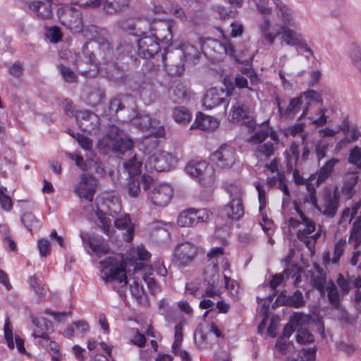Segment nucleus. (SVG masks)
Instances as JSON below:
<instances>
[{"label":"nucleus","instance_id":"nucleus-1","mask_svg":"<svg viewBox=\"0 0 361 361\" xmlns=\"http://www.w3.org/2000/svg\"><path fill=\"white\" fill-rule=\"evenodd\" d=\"M104 276L102 279L106 282L116 281L126 286L128 278L126 273V265L121 260L109 257L99 262Z\"/></svg>","mask_w":361,"mask_h":361},{"label":"nucleus","instance_id":"nucleus-2","mask_svg":"<svg viewBox=\"0 0 361 361\" xmlns=\"http://www.w3.org/2000/svg\"><path fill=\"white\" fill-rule=\"evenodd\" d=\"M185 171L191 176L198 178L204 187H211L215 181L214 168L204 161L192 160L185 166Z\"/></svg>","mask_w":361,"mask_h":361},{"label":"nucleus","instance_id":"nucleus-3","mask_svg":"<svg viewBox=\"0 0 361 361\" xmlns=\"http://www.w3.org/2000/svg\"><path fill=\"white\" fill-rule=\"evenodd\" d=\"M226 190L230 195L231 201L224 210L228 218L235 221L239 220L245 213L240 188L235 184H231L226 186Z\"/></svg>","mask_w":361,"mask_h":361},{"label":"nucleus","instance_id":"nucleus-4","mask_svg":"<svg viewBox=\"0 0 361 361\" xmlns=\"http://www.w3.org/2000/svg\"><path fill=\"white\" fill-rule=\"evenodd\" d=\"M212 216V213L207 209L189 208L180 213L177 224L182 227H192L198 223L209 221Z\"/></svg>","mask_w":361,"mask_h":361},{"label":"nucleus","instance_id":"nucleus-5","mask_svg":"<svg viewBox=\"0 0 361 361\" xmlns=\"http://www.w3.org/2000/svg\"><path fill=\"white\" fill-rule=\"evenodd\" d=\"M59 19L62 25L73 32L83 30L82 13L73 7L60 8L57 12Z\"/></svg>","mask_w":361,"mask_h":361},{"label":"nucleus","instance_id":"nucleus-6","mask_svg":"<svg viewBox=\"0 0 361 361\" xmlns=\"http://www.w3.org/2000/svg\"><path fill=\"white\" fill-rule=\"evenodd\" d=\"M210 160L222 169H229L235 164V150L233 147L223 144L210 155Z\"/></svg>","mask_w":361,"mask_h":361},{"label":"nucleus","instance_id":"nucleus-7","mask_svg":"<svg viewBox=\"0 0 361 361\" xmlns=\"http://www.w3.org/2000/svg\"><path fill=\"white\" fill-rule=\"evenodd\" d=\"M198 40L203 54L208 58L212 59H218L224 52H228L224 43L216 39L200 37Z\"/></svg>","mask_w":361,"mask_h":361},{"label":"nucleus","instance_id":"nucleus-8","mask_svg":"<svg viewBox=\"0 0 361 361\" xmlns=\"http://www.w3.org/2000/svg\"><path fill=\"white\" fill-rule=\"evenodd\" d=\"M138 54L148 59L157 54L159 49V39L154 35H145L137 40Z\"/></svg>","mask_w":361,"mask_h":361},{"label":"nucleus","instance_id":"nucleus-9","mask_svg":"<svg viewBox=\"0 0 361 361\" xmlns=\"http://www.w3.org/2000/svg\"><path fill=\"white\" fill-rule=\"evenodd\" d=\"M197 255L196 246L185 242L176 245L174 250L176 262L180 266H186L191 263Z\"/></svg>","mask_w":361,"mask_h":361},{"label":"nucleus","instance_id":"nucleus-10","mask_svg":"<svg viewBox=\"0 0 361 361\" xmlns=\"http://www.w3.org/2000/svg\"><path fill=\"white\" fill-rule=\"evenodd\" d=\"M97 185V180L92 176L82 174L80 180L74 188V192L80 197L84 198L89 202L93 200Z\"/></svg>","mask_w":361,"mask_h":361},{"label":"nucleus","instance_id":"nucleus-11","mask_svg":"<svg viewBox=\"0 0 361 361\" xmlns=\"http://www.w3.org/2000/svg\"><path fill=\"white\" fill-rule=\"evenodd\" d=\"M173 197V189L168 184L157 185L151 191L149 198L155 205L164 207L166 205Z\"/></svg>","mask_w":361,"mask_h":361},{"label":"nucleus","instance_id":"nucleus-12","mask_svg":"<svg viewBox=\"0 0 361 361\" xmlns=\"http://www.w3.org/2000/svg\"><path fill=\"white\" fill-rule=\"evenodd\" d=\"M173 161V158L171 154L161 152L150 156L146 165H149L151 169H154L157 171H163L169 169Z\"/></svg>","mask_w":361,"mask_h":361},{"label":"nucleus","instance_id":"nucleus-13","mask_svg":"<svg viewBox=\"0 0 361 361\" xmlns=\"http://www.w3.org/2000/svg\"><path fill=\"white\" fill-rule=\"evenodd\" d=\"M228 121L233 123L243 121L249 128H252L254 123L248 116V111L244 104L238 102L235 104L228 115Z\"/></svg>","mask_w":361,"mask_h":361},{"label":"nucleus","instance_id":"nucleus-14","mask_svg":"<svg viewBox=\"0 0 361 361\" xmlns=\"http://www.w3.org/2000/svg\"><path fill=\"white\" fill-rule=\"evenodd\" d=\"M276 301L283 305L300 308L305 305L306 301L304 299L302 293L297 290L292 295H286L284 292H281L277 297Z\"/></svg>","mask_w":361,"mask_h":361},{"label":"nucleus","instance_id":"nucleus-15","mask_svg":"<svg viewBox=\"0 0 361 361\" xmlns=\"http://www.w3.org/2000/svg\"><path fill=\"white\" fill-rule=\"evenodd\" d=\"M84 243H87L91 250L98 256L109 252V247L104 243V239L99 235H82Z\"/></svg>","mask_w":361,"mask_h":361},{"label":"nucleus","instance_id":"nucleus-16","mask_svg":"<svg viewBox=\"0 0 361 361\" xmlns=\"http://www.w3.org/2000/svg\"><path fill=\"white\" fill-rule=\"evenodd\" d=\"M152 179L147 176L130 177L127 185L128 195L133 197H137L141 192L140 185L142 184L143 188L146 190L148 184Z\"/></svg>","mask_w":361,"mask_h":361},{"label":"nucleus","instance_id":"nucleus-17","mask_svg":"<svg viewBox=\"0 0 361 361\" xmlns=\"http://www.w3.org/2000/svg\"><path fill=\"white\" fill-rule=\"evenodd\" d=\"M52 0H39L32 1L30 8L35 11L37 16L42 20H48L52 17Z\"/></svg>","mask_w":361,"mask_h":361},{"label":"nucleus","instance_id":"nucleus-18","mask_svg":"<svg viewBox=\"0 0 361 361\" xmlns=\"http://www.w3.org/2000/svg\"><path fill=\"white\" fill-rule=\"evenodd\" d=\"M219 126V121L213 116H206L199 112L197 114L195 121L190 128H197L203 130H212Z\"/></svg>","mask_w":361,"mask_h":361},{"label":"nucleus","instance_id":"nucleus-19","mask_svg":"<svg viewBox=\"0 0 361 361\" xmlns=\"http://www.w3.org/2000/svg\"><path fill=\"white\" fill-rule=\"evenodd\" d=\"M339 196L336 192L327 191L324 194V209L323 214L329 217H334L338 207Z\"/></svg>","mask_w":361,"mask_h":361},{"label":"nucleus","instance_id":"nucleus-20","mask_svg":"<svg viewBox=\"0 0 361 361\" xmlns=\"http://www.w3.org/2000/svg\"><path fill=\"white\" fill-rule=\"evenodd\" d=\"M131 0H106L104 12L108 15L119 14L126 10Z\"/></svg>","mask_w":361,"mask_h":361},{"label":"nucleus","instance_id":"nucleus-21","mask_svg":"<svg viewBox=\"0 0 361 361\" xmlns=\"http://www.w3.org/2000/svg\"><path fill=\"white\" fill-rule=\"evenodd\" d=\"M169 95L174 103H182L186 99V87L180 81H175L169 90Z\"/></svg>","mask_w":361,"mask_h":361},{"label":"nucleus","instance_id":"nucleus-22","mask_svg":"<svg viewBox=\"0 0 361 361\" xmlns=\"http://www.w3.org/2000/svg\"><path fill=\"white\" fill-rule=\"evenodd\" d=\"M133 147V140L126 135L114 141L108 148L115 154H123L126 152L130 150Z\"/></svg>","mask_w":361,"mask_h":361},{"label":"nucleus","instance_id":"nucleus-23","mask_svg":"<svg viewBox=\"0 0 361 361\" xmlns=\"http://www.w3.org/2000/svg\"><path fill=\"white\" fill-rule=\"evenodd\" d=\"M114 226L118 229L126 230L124 233L125 241L130 242L133 238L134 226L130 221L129 216H124L121 218H118L114 221Z\"/></svg>","mask_w":361,"mask_h":361},{"label":"nucleus","instance_id":"nucleus-24","mask_svg":"<svg viewBox=\"0 0 361 361\" xmlns=\"http://www.w3.org/2000/svg\"><path fill=\"white\" fill-rule=\"evenodd\" d=\"M223 92L220 94L216 88L209 90L204 98L203 104L207 109H212L219 104L225 102V99L221 96Z\"/></svg>","mask_w":361,"mask_h":361},{"label":"nucleus","instance_id":"nucleus-25","mask_svg":"<svg viewBox=\"0 0 361 361\" xmlns=\"http://www.w3.org/2000/svg\"><path fill=\"white\" fill-rule=\"evenodd\" d=\"M105 98V92L99 86L95 85L90 87L87 92V103L96 106L101 104Z\"/></svg>","mask_w":361,"mask_h":361},{"label":"nucleus","instance_id":"nucleus-26","mask_svg":"<svg viewBox=\"0 0 361 361\" xmlns=\"http://www.w3.org/2000/svg\"><path fill=\"white\" fill-rule=\"evenodd\" d=\"M283 40L288 45L299 47L304 39L302 35L287 27L281 26V32Z\"/></svg>","mask_w":361,"mask_h":361},{"label":"nucleus","instance_id":"nucleus-27","mask_svg":"<svg viewBox=\"0 0 361 361\" xmlns=\"http://www.w3.org/2000/svg\"><path fill=\"white\" fill-rule=\"evenodd\" d=\"M204 280L207 284H219V274L217 262H209L204 271Z\"/></svg>","mask_w":361,"mask_h":361},{"label":"nucleus","instance_id":"nucleus-28","mask_svg":"<svg viewBox=\"0 0 361 361\" xmlns=\"http://www.w3.org/2000/svg\"><path fill=\"white\" fill-rule=\"evenodd\" d=\"M96 216L98 219L97 226L106 235L112 236L114 233V228L111 227L112 220L101 210L96 212Z\"/></svg>","mask_w":361,"mask_h":361},{"label":"nucleus","instance_id":"nucleus-29","mask_svg":"<svg viewBox=\"0 0 361 361\" xmlns=\"http://www.w3.org/2000/svg\"><path fill=\"white\" fill-rule=\"evenodd\" d=\"M165 135V129L164 126H159L157 128L156 130H152L150 133V136L146 137L143 141L142 144L150 148L151 149H155L159 144L158 138L162 137Z\"/></svg>","mask_w":361,"mask_h":361},{"label":"nucleus","instance_id":"nucleus-30","mask_svg":"<svg viewBox=\"0 0 361 361\" xmlns=\"http://www.w3.org/2000/svg\"><path fill=\"white\" fill-rule=\"evenodd\" d=\"M275 147L270 141L259 144L255 149V155L260 159H268L274 154Z\"/></svg>","mask_w":361,"mask_h":361},{"label":"nucleus","instance_id":"nucleus-31","mask_svg":"<svg viewBox=\"0 0 361 361\" xmlns=\"http://www.w3.org/2000/svg\"><path fill=\"white\" fill-rule=\"evenodd\" d=\"M303 317V315L297 313L290 316L289 322L284 326L283 335L281 336L284 337L285 338H288L294 332L296 327L302 324Z\"/></svg>","mask_w":361,"mask_h":361},{"label":"nucleus","instance_id":"nucleus-32","mask_svg":"<svg viewBox=\"0 0 361 361\" xmlns=\"http://www.w3.org/2000/svg\"><path fill=\"white\" fill-rule=\"evenodd\" d=\"M124 135H126V133L118 126L116 125L109 126L104 137L105 145L108 147L114 141H116L117 139L118 140Z\"/></svg>","mask_w":361,"mask_h":361},{"label":"nucleus","instance_id":"nucleus-33","mask_svg":"<svg viewBox=\"0 0 361 361\" xmlns=\"http://www.w3.org/2000/svg\"><path fill=\"white\" fill-rule=\"evenodd\" d=\"M191 113L185 106H177L173 110V118L179 124L185 125L191 120Z\"/></svg>","mask_w":361,"mask_h":361},{"label":"nucleus","instance_id":"nucleus-34","mask_svg":"<svg viewBox=\"0 0 361 361\" xmlns=\"http://www.w3.org/2000/svg\"><path fill=\"white\" fill-rule=\"evenodd\" d=\"M339 162L338 159H331L318 171L317 183L318 184L325 181L333 171L334 166Z\"/></svg>","mask_w":361,"mask_h":361},{"label":"nucleus","instance_id":"nucleus-35","mask_svg":"<svg viewBox=\"0 0 361 361\" xmlns=\"http://www.w3.org/2000/svg\"><path fill=\"white\" fill-rule=\"evenodd\" d=\"M348 241L353 244L355 249L361 243V216L354 221Z\"/></svg>","mask_w":361,"mask_h":361},{"label":"nucleus","instance_id":"nucleus-36","mask_svg":"<svg viewBox=\"0 0 361 361\" xmlns=\"http://www.w3.org/2000/svg\"><path fill=\"white\" fill-rule=\"evenodd\" d=\"M327 297L331 305L336 309L340 307V297L336 286L330 281L326 287Z\"/></svg>","mask_w":361,"mask_h":361},{"label":"nucleus","instance_id":"nucleus-37","mask_svg":"<svg viewBox=\"0 0 361 361\" xmlns=\"http://www.w3.org/2000/svg\"><path fill=\"white\" fill-rule=\"evenodd\" d=\"M142 161L138 160L136 155L124 163V167L128 171L130 177H137L141 173Z\"/></svg>","mask_w":361,"mask_h":361},{"label":"nucleus","instance_id":"nucleus-38","mask_svg":"<svg viewBox=\"0 0 361 361\" xmlns=\"http://www.w3.org/2000/svg\"><path fill=\"white\" fill-rule=\"evenodd\" d=\"M181 49L182 53L187 61H191L195 63L196 61L199 59L200 52L194 45L190 43L183 44Z\"/></svg>","mask_w":361,"mask_h":361},{"label":"nucleus","instance_id":"nucleus-39","mask_svg":"<svg viewBox=\"0 0 361 361\" xmlns=\"http://www.w3.org/2000/svg\"><path fill=\"white\" fill-rule=\"evenodd\" d=\"M302 224L305 226V228L297 232V237L299 240L306 239V235H311L316 230V222L309 217L304 219Z\"/></svg>","mask_w":361,"mask_h":361},{"label":"nucleus","instance_id":"nucleus-40","mask_svg":"<svg viewBox=\"0 0 361 361\" xmlns=\"http://www.w3.org/2000/svg\"><path fill=\"white\" fill-rule=\"evenodd\" d=\"M304 103L303 97H300L291 99L290 100L288 106L285 110V116L288 118H293L300 111L302 104Z\"/></svg>","mask_w":361,"mask_h":361},{"label":"nucleus","instance_id":"nucleus-41","mask_svg":"<svg viewBox=\"0 0 361 361\" xmlns=\"http://www.w3.org/2000/svg\"><path fill=\"white\" fill-rule=\"evenodd\" d=\"M301 97H303V101L306 102L305 107L303 110V113L301 115V116L305 115L307 114V109H308V105L310 104V102L311 101L316 102L319 104H322L323 100L322 99L321 95L314 90H309L307 92H305L302 94H301Z\"/></svg>","mask_w":361,"mask_h":361},{"label":"nucleus","instance_id":"nucleus-42","mask_svg":"<svg viewBox=\"0 0 361 361\" xmlns=\"http://www.w3.org/2000/svg\"><path fill=\"white\" fill-rule=\"evenodd\" d=\"M276 5L281 14L283 22V25L282 26L288 27V25H293V23H292L293 18L291 10L283 3L279 1L276 3Z\"/></svg>","mask_w":361,"mask_h":361},{"label":"nucleus","instance_id":"nucleus-43","mask_svg":"<svg viewBox=\"0 0 361 361\" xmlns=\"http://www.w3.org/2000/svg\"><path fill=\"white\" fill-rule=\"evenodd\" d=\"M296 341L300 344H307L314 342V337L307 329L301 326L297 330Z\"/></svg>","mask_w":361,"mask_h":361},{"label":"nucleus","instance_id":"nucleus-44","mask_svg":"<svg viewBox=\"0 0 361 361\" xmlns=\"http://www.w3.org/2000/svg\"><path fill=\"white\" fill-rule=\"evenodd\" d=\"M134 124L141 130L150 129L156 130L157 128L152 126V121L149 115H142L135 120Z\"/></svg>","mask_w":361,"mask_h":361},{"label":"nucleus","instance_id":"nucleus-45","mask_svg":"<svg viewBox=\"0 0 361 361\" xmlns=\"http://www.w3.org/2000/svg\"><path fill=\"white\" fill-rule=\"evenodd\" d=\"M358 178L359 177L357 173H350L346 175L344 190L348 194L353 193V188L357 185Z\"/></svg>","mask_w":361,"mask_h":361},{"label":"nucleus","instance_id":"nucleus-46","mask_svg":"<svg viewBox=\"0 0 361 361\" xmlns=\"http://www.w3.org/2000/svg\"><path fill=\"white\" fill-rule=\"evenodd\" d=\"M269 131L268 128H262V130L257 131L252 135L248 140V141L255 145H259L268 137Z\"/></svg>","mask_w":361,"mask_h":361},{"label":"nucleus","instance_id":"nucleus-47","mask_svg":"<svg viewBox=\"0 0 361 361\" xmlns=\"http://www.w3.org/2000/svg\"><path fill=\"white\" fill-rule=\"evenodd\" d=\"M159 68L158 66H154V64L151 61H145L142 66V72L147 75V78L152 79L155 77Z\"/></svg>","mask_w":361,"mask_h":361},{"label":"nucleus","instance_id":"nucleus-48","mask_svg":"<svg viewBox=\"0 0 361 361\" xmlns=\"http://www.w3.org/2000/svg\"><path fill=\"white\" fill-rule=\"evenodd\" d=\"M346 242L345 240L340 239L335 245H334V256L332 257V263L336 264L340 257L342 256L344 248L345 247Z\"/></svg>","mask_w":361,"mask_h":361},{"label":"nucleus","instance_id":"nucleus-49","mask_svg":"<svg viewBox=\"0 0 361 361\" xmlns=\"http://www.w3.org/2000/svg\"><path fill=\"white\" fill-rule=\"evenodd\" d=\"M29 283L36 295H38L40 301H43L46 295V293L44 288L38 283L37 279L35 276L30 278Z\"/></svg>","mask_w":361,"mask_h":361},{"label":"nucleus","instance_id":"nucleus-50","mask_svg":"<svg viewBox=\"0 0 361 361\" xmlns=\"http://www.w3.org/2000/svg\"><path fill=\"white\" fill-rule=\"evenodd\" d=\"M22 223L30 232L32 227H36L38 224V220L31 212L25 213L21 218Z\"/></svg>","mask_w":361,"mask_h":361},{"label":"nucleus","instance_id":"nucleus-51","mask_svg":"<svg viewBox=\"0 0 361 361\" xmlns=\"http://www.w3.org/2000/svg\"><path fill=\"white\" fill-rule=\"evenodd\" d=\"M6 190V188H0V205L1 209L4 210L10 211L12 208L13 204L10 197L4 194Z\"/></svg>","mask_w":361,"mask_h":361},{"label":"nucleus","instance_id":"nucleus-52","mask_svg":"<svg viewBox=\"0 0 361 361\" xmlns=\"http://www.w3.org/2000/svg\"><path fill=\"white\" fill-rule=\"evenodd\" d=\"M59 68L61 75L66 82H75L77 81V76L71 68L60 65Z\"/></svg>","mask_w":361,"mask_h":361},{"label":"nucleus","instance_id":"nucleus-53","mask_svg":"<svg viewBox=\"0 0 361 361\" xmlns=\"http://www.w3.org/2000/svg\"><path fill=\"white\" fill-rule=\"evenodd\" d=\"M317 270V274L312 276L313 286L316 289H322V286H325L326 283V276L318 266Z\"/></svg>","mask_w":361,"mask_h":361},{"label":"nucleus","instance_id":"nucleus-54","mask_svg":"<svg viewBox=\"0 0 361 361\" xmlns=\"http://www.w3.org/2000/svg\"><path fill=\"white\" fill-rule=\"evenodd\" d=\"M4 331V337L7 342V345H8V348H13L14 343L13 341L12 327H11V325L8 318H7L5 321Z\"/></svg>","mask_w":361,"mask_h":361},{"label":"nucleus","instance_id":"nucleus-55","mask_svg":"<svg viewBox=\"0 0 361 361\" xmlns=\"http://www.w3.org/2000/svg\"><path fill=\"white\" fill-rule=\"evenodd\" d=\"M302 353L303 356H298L295 359H293L290 361H312L316 356V349L314 348H303L302 350Z\"/></svg>","mask_w":361,"mask_h":361},{"label":"nucleus","instance_id":"nucleus-56","mask_svg":"<svg viewBox=\"0 0 361 361\" xmlns=\"http://www.w3.org/2000/svg\"><path fill=\"white\" fill-rule=\"evenodd\" d=\"M307 190L309 195L305 197L304 201L311 202L314 207L320 210L317 205V192L314 187L310 183H307Z\"/></svg>","mask_w":361,"mask_h":361},{"label":"nucleus","instance_id":"nucleus-57","mask_svg":"<svg viewBox=\"0 0 361 361\" xmlns=\"http://www.w3.org/2000/svg\"><path fill=\"white\" fill-rule=\"evenodd\" d=\"M289 269H285L281 274H276L272 276L271 281H269L270 288L275 290L276 288L283 282L284 275L288 276Z\"/></svg>","mask_w":361,"mask_h":361},{"label":"nucleus","instance_id":"nucleus-58","mask_svg":"<svg viewBox=\"0 0 361 361\" xmlns=\"http://www.w3.org/2000/svg\"><path fill=\"white\" fill-rule=\"evenodd\" d=\"M173 25L174 23L171 21L165 22L161 25V30L167 32L166 35L162 36V39L166 42L171 41L172 39V28Z\"/></svg>","mask_w":361,"mask_h":361},{"label":"nucleus","instance_id":"nucleus-59","mask_svg":"<svg viewBox=\"0 0 361 361\" xmlns=\"http://www.w3.org/2000/svg\"><path fill=\"white\" fill-rule=\"evenodd\" d=\"M321 233H322V226H319V228L314 234L306 235V239L300 240L303 242L306 245V246L310 248V247L314 246L315 242L320 237Z\"/></svg>","mask_w":361,"mask_h":361},{"label":"nucleus","instance_id":"nucleus-60","mask_svg":"<svg viewBox=\"0 0 361 361\" xmlns=\"http://www.w3.org/2000/svg\"><path fill=\"white\" fill-rule=\"evenodd\" d=\"M47 37L51 42L57 43L61 39L62 34L59 27H53L49 29Z\"/></svg>","mask_w":361,"mask_h":361},{"label":"nucleus","instance_id":"nucleus-61","mask_svg":"<svg viewBox=\"0 0 361 361\" xmlns=\"http://www.w3.org/2000/svg\"><path fill=\"white\" fill-rule=\"evenodd\" d=\"M336 283L343 294H347L350 291L351 288L350 282L341 274H338Z\"/></svg>","mask_w":361,"mask_h":361},{"label":"nucleus","instance_id":"nucleus-62","mask_svg":"<svg viewBox=\"0 0 361 361\" xmlns=\"http://www.w3.org/2000/svg\"><path fill=\"white\" fill-rule=\"evenodd\" d=\"M77 140L80 145V146L85 149V150H90L92 147V140L87 136H85L83 135H80L79 133H77Z\"/></svg>","mask_w":361,"mask_h":361},{"label":"nucleus","instance_id":"nucleus-63","mask_svg":"<svg viewBox=\"0 0 361 361\" xmlns=\"http://www.w3.org/2000/svg\"><path fill=\"white\" fill-rule=\"evenodd\" d=\"M38 248L42 257H46L50 251V243L47 239H40L38 240Z\"/></svg>","mask_w":361,"mask_h":361},{"label":"nucleus","instance_id":"nucleus-64","mask_svg":"<svg viewBox=\"0 0 361 361\" xmlns=\"http://www.w3.org/2000/svg\"><path fill=\"white\" fill-rule=\"evenodd\" d=\"M349 161L350 163L357 165L358 168L361 166V152L357 147L351 151Z\"/></svg>","mask_w":361,"mask_h":361}]
</instances>
